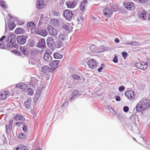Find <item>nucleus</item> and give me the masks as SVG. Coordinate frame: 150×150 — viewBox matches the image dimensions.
I'll use <instances>...</instances> for the list:
<instances>
[{
  "instance_id": "obj_44",
  "label": "nucleus",
  "mask_w": 150,
  "mask_h": 150,
  "mask_svg": "<svg viewBox=\"0 0 150 150\" xmlns=\"http://www.w3.org/2000/svg\"><path fill=\"white\" fill-rule=\"evenodd\" d=\"M50 34L53 36L56 35L57 33V32L55 30L53 29L51 31H50Z\"/></svg>"
},
{
  "instance_id": "obj_54",
  "label": "nucleus",
  "mask_w": 150,
  "mask_h": 150,
  "mask_svg": "<svg viewBox=\"0 0 150 150\" xmlns=\"http://www.w3.org/2000/svg\"><path fill=\"white\" fill-rule=\"evenodd\" d=\"M125 88L124 86H121L119 87L118 90L120 91L121 92L122 91H124L125 90Z\"/></svg>"
},
{
  "instance_id": "obj_32",
  "label": "nucleus",
  "mask_w": 150,
  "mask_h": 150,
  "mask_svg": "<svg viewBox=\"0 0 150 150\" xmlns=\"http://www.w3.org/2000/svg\"><path fill=\"white\" fill-rule=\"evenodd\" d=\"M53 57L55 59H62L63 57V55L59 54L58 52H55L54 53Z\"/></svg>"
},
{
  "instance_id": "obj_33",
  "label": "nucleus",
  "mask_w": 150,
  "mask_h": 150,
  "mask_svg": "<svg viewBox=\"0 0 150 150\" xmlns=\"http://www.w3.org/2000/svg\"><path fill=\"white\" fill-rule=\"evenodd\" d=\"M0 6L3 9H6L8 8L6 2L3 0H0Z\"/></svg>"
},
{
  "instance_id": "obj_29",
  "label": "nucleus",
  "mask_w": 150,
  "mask_h": 150,
  "mask_svg": "<svg viewBox=\"0 0 150 150\" xmlns=\"http://www.w3.org/2000/svg\"><path fill=\"white\" fill-rule=\"evenodd\" d=\"M14 150H27V148L25 146L22 145H19L18 146L14 148Z\"/></svg>"
},
{
  "instance_id": "obj_6",
  "label": "nucleus",
  "mask_w": 150,
  "mask_h": 150,
  "mask_svg": "<svg viewBox=\"0 0 150 150\" xmlns=\"http://www.w3.org/2000/svg\"><path fill=\"white\" fill-rule=\"evenodd\" d=\"M55 70V68H51L47 66H45L42 67V70L43 73L47 74L49 72H53Z\"/></svg>"
},
{
  "instance_id": "obj_45",
  "label": "nucleus",
  "mask_w": 150,
  "mask_h": 150,
  "mask_svg": "<svg viewBox=\"0 0 150 150\" xmlns=\"http://www.w3.org/2000/svg\"><path fill=\"white\" fill-rule=\"evenodd\" d=\"M121 54L124 59H125L128 55V53L124 51L121 53Z\"/></svg>"
},
{
  "instance_id": "obj_46",
  "label": "nucleus",
  "mask_w": 150,
  "mask_h": 150,
  "mask_svg": "<svg viewBox=\"0 0 150 150\" xmlns=\"http://www.w3.org/2000/svg\"><path fill=\"white\" fill-rule=\"evenodd\" d=\"M72 77L75 80H79L80 79V76H78L77 74H72Z\"/></svg>"
},
{
  "instance_id": "obj_34",
  "label": "nucleus",
  "mask_w": 150,
  "mask_h": 150,
  "mask_svg": "<svg viewBox=\"0 0 150 150\" xmlns=\"http://www.w3.org/2000/svg\"><path fill=\"white\" fill-rule=\"evenodd\" d=\"M6 132L7 134H8L9 132L12 130V125H6Z\"/></svg>"
},
{
  "instance_id": "obj_39",
  "label": "nucleus",
  "mask_w": 150,
  "mask_h": 150,
  "mask_svg": "<svg viewBox=\"0 0 150 150\" xmlns=\"http://www.w3.org/2000/svg\"><path fill=\"white\" fill-rule=\"evenodd\" d=\"M106 48L104 45H102L99 47L98 48V51H99V52H100L105 50Z\"/></svg>"
},
{
  "instance_id": "obj_40",
  "label": "nucleus",
  "mask_w": 150,
  "mask_h": 150,
  "mask_svg": "<svg viewBox=\"0 0 150 150\" xmlns=\"http://www.w3.org/2000/svg\"><path fill=\"white\" fill-rule=\"evenodd\" d=\"M4 95L3 92H0V99L2 100L6 99V96Z\"/></svg>"
},
{
  "instance_id": "obj_36",
  "label": "nucleus",
  "mask_w": 150,
  "mask_h": 150,
  "mask_svg": "<svg viewBox=\"0 0 150 150\" xmlns=\"http://www.w3.org/2000/svg\"><path fill=\"white\" fill-rule=\"evenodd\" d=\"M142 62H137L135 64V67L138 69L141 70L142 67Z\"/></svg>"
},
{
  "instance_id": "obj_56",
  "label": "nucleus",
  "mask_w": 150,
  "mask_h": 150,
  "mask_svg": "<svg viewBox=\"0 0 150 150\" xmlns=\"http://www.w3.org/2000/svg\"><path fill=\"white\" fill-rule=\"evenodd\" d=\"M14 44L10 43H8L6 45V47H12L13 46H14Z\"/></svg>"
},
{
  "instance_id": "obj_7",
  "label": "nucleus",
  "mask_w": 150,
  "mask_h": 150,
  "mask_svg": "<svg viewBox=\"0 0 150 150\" xmlns=\"http://www.w3.org/2000/svg\"><path fill=\"white\" fill-rule=\"evenodd\" d=\"M103 14L107 17L109 18L111 17L112 14V11L109 8H105L103 10Z\"/></svg>"
},
{
  "instance_id": "obj_38",
  "label": "nucleus",
  "mask_w": 150,
  "mask_h": 150,
  "mask_svg": "<svg viewBox=\"0 0 150 150\" xmlns=\"http://www.w3.org/2000/svg\"><path fill=\"white\" fill-rule=\"evenodd\" d=\"M37 52L36 50H31L30 54L33 57H36V54H37Z\"/></svg>"
},
{
  "instance_id": "obj_53",
  "label": "nucleus",
  "mask_w": 150,
  "mask_h": 150,
  "mask_svg": "<svg viewBox=\"0 0 150 150\" xmlns=\"http://www.w3.org/2000/svg\"><path fill=\"white\" fill-rule=\"evenodd\" d=\"M68 102L67 101H65L62 104V108H63L66 106H67L68 105Z\"/></svg>"
},
{
  "instance_id": "obj_35",
  "label": "nucleus",
  "mask_w": 150,
  "mask_h": 150,
  "mask_svg": "<svg viewBox=\"0 0 150 150\" xmlns=\"http://www.w3.org/2000/svg\"><path fill=\"white\" fill-rule=\"evenodd\" d=\"M27 93L28 95L32 96L33 94V90L30 88H28L27 89Z\"/></svg>"
},
{
  "instance_id": "obj_50",
  "label": "nucleus",
  "mask_w": 150,
  "mask_h": 150,
  "mask_svg": "<svg viewBox=\"0 0 150 150\" xmlns=\"http://www.w3.org/2000/svg\"><path fill=\"white\" fill-rule=\"evenodd\" d=\"M22 129L25 132H28V127L27 125H23L22 127Z\"/></svg>"
},
{
  "instance_id": "obj_49",
  "label": "nucleus",
  "mask_w": 150,
  "mask_h": 150,
  "mask_svg": "<svg viewBox=\"0 0 150 150\" xmlns=\"http://www.w3.org/2000/svg\"><path fill=\"white\" fill-rule=\"evenodd\" d=\"M35 25V23L32 22H29L27 23V26L28 28H30L32 26H33Z\"/></svg>"
},
{
  "instance_id": "obj_31",
  "label": "nucleus",
  "mask_w": 150,
  "mask_h": 150,
  "mask_svg": "<svg viewBox=\"0 0 150 150\" xmlns=\"http://www.w3.org/2000/svg\"><path fill=\"white\" fill-rule=\"evenodd\" d=\"M25 85L23 83H20L16 84V87L21 89L22 91H24L25 89Z\"/></svg>"
},
{
  "instance_id": "obj_18",
  "label": "nucleus",
  "mask_w": 150,
  "mask_h": 150,
  "mask_svg": "<svg viewBox=\"0 0 150 150\" xmlns=\"http://www.w3.org/2000/svg\"><path fill=\"white\" fill-rule=\"evenodd\" d=\"M43 58L44 60L47 62H50L52 60V57L50 54L47 52H45L44 53Z\"/></svg>"
},
{
  "instance_id": "obj_55",
  "label": "nucleus",
  "mask_w": 150,
  "mask_h": 150,
  "mask_svg": "<svg viewBox=\"0 0 150 150\" xmlns=\"http://www.w3.org/2000/svg\"><path fill=\"white\" fill-rule=\"evenodd\" d=\"M118 58L117 56L115 55L113 59V61L115 63H117L118 62Z\"/></svg>"
},
{
  "instance_id": "obj_62",
  "label": "nucleus",
  "mask_w": 150,
  "mask_h": 150,
  "mask_svg": "<svg viewBox=\"0 0 150 150\" xmlns=\"http://www.w3.org/2000/svg\"><path fill=\"white\" fill-rule=\"evenodd\" d=\"M3 92L5 95H4L6 96V98L7 96H8V94L9 93L7 91H5Z\"/></svg>"
},
{
  "instance_id": "obj_12",
  "label": "nucleus",
  "mask_w": 150,
  "mask_h": 150,
  "mask_svg": "<svg viewBox=\"0 0 150 150\" xmlns=\"http://www.w3.org/2000/svg\"><path fill=\"white\" fill-rule=\"evenodd\" d=\"M123 5L125 8L130 10H132L135 6L134 3L131 2H124L123 3Z\"/></svg>"
},
{
  "instance_id": "obj_13",
  "label": "nucleus",
  "mask_w": 150,
  "mask_h": 150,
  "mask_svg": "<svg viewBox=\"0 0 150 150\" xmlns=\"http://www.w3.org/2000/svg\"><path fill=\"white\" fill-rule=\"evenodd\" d=\"M40 58L37 57H32L30 58L29 63V64L32 65H35L36 64H38L40 62Z\"/></svg>"
},
{
  "instance_id": "obj_10",
  "label": "nucleus",
  "mask_w": 150,
  "mask_h": 150,
  "mask_svg": "<svg viewBox=\"0 0 150 150\" xmlns=\"http://www.w3.org/2000/svg\"><path fill=\"white\" fill-rule=\"evenodd\" d=\"M89 67L91 69H94L97 66V63L96 60L94 59H90L87 62Z\"/></svg>"
},
{
  "instance_id": "obj_63",
  "label": "nucleus",
  "mask_w": 150,
  "mask_h": 150,
  "mask_svg": "<svg viewBox=\"0 0 150 150\" xmlns=\"http://www.w3.org/2000/svg\"><path fill=\"white\" fill-rule=\"evenodd\" d=\"M6 38V36L5 35H3L2 36L1 38H0V42L4 40Z\"/></svg>"
},
{
  "instance_id": "obj_30",
  "label": "nucleus",
  "mask_w": 150,
  "mask_h": 150,
  "mask_svg": "<svg viewBox=\"0 0 150 150\" xmlns=\"http://www.w3.org/2000/svg\"><path fill=\"white\" fill-rule=\"evenodd\" d=\"M57 38L63 42L66 40V36L64 34H60L59 35L58 38Z\"/></svg>"
},
{
  "instance_id": "obj_42",
  "label": "nucleus",
  "mask_w": 150,
  "mask_h": 150,
  "mask_svg": "<svg viewBox=\"0 0 150 150\" xmlns=\"http://www.w3.org/2000/svg\"><path fill=\"white\" fill-rule=\"evenodd\" d=\"M8 16H9L10 18L12 19H14V21H18V18L17 17H16V16H12L10 13H8Z\"/></svg>"
},
{
  "instance_id": "obj_43",
  "label": "nucleus",
  "mask_w": 150,
  "mask_h": 150,
  "mask_svg": "<svg viewBox=\"0 0 150 150\" xmlns=\"http://www.w3.org/2000/svg\"><path fill=\"white\" fill-rule=\"evenodd\" d=\"M134 117L135 115H132L130 117L131 122L132 123H134L135 122V119Z\"/></svg>"
},
{
  "instance_id": "obj_61",
  "label": "nucleus",
  "mask_w": 150,
  "mask_h": 150,
  "mask_svg": "<svg viewBox=\"0 0 150 150\" xmlns=\"http://www.w3.org/2000/svg\"><path fill=\"white\" fill-rule=\"evenodd\" d=\"M5 23H5V33H6L7 32H8V28H7V25H6V19L5 18Z\"/></svg>"
},
{
  "instance_id": "obj_16",
  "label": "nucleus",
  "mask_w": 150,
  "mask_h": 150,
  "mask_svg": "<svg viewBox=\"0 0 150 150\" xmlns=\"http://www.w3.org/2000/svg\"><path fill=\"white\" fill-rule=\"evenodd\" d=\"M37 34L40 35L43 37H45L47 35V32L45 30L38 29L36 30Z\"/></svg>"
},
{
  "instance_id": "obj_17",
  "label": "nucleus",
  "mask_w": 150,
  "mask_h": 150,
  "mask_svg": "<svg viewBox=\"0 0 150 150\" xmlns=\"http://www.w3.org/2000/svg\"><path fill=\"white\" fill-rule=\"evenodd\" d=\"M46 43L45 39L44 38H41L40 39L38 43V46L40 48H43L45 47Z\"/></svg>"
},
{
  "instance_id": "obj_19",
  "label": "nucleus",
  "mask_w": 150,
  "mask_h": 150,
  "mask_svg": "<svg viewBox=\"0 0 150 150\" xmlns=\"http://www.w3.org/2000/svg\"><path fill=\"white\" fill-rule=\"evenodd\" d=\"M8 25L9 30H13L16 26V25L13 22H11L10 19H8Z\"/></svg>"
},
{
  "instance_id": "obj_2",
  "label": "nucleus",
  "mask_w": 150,
  "mask_h": 150,
  "mask_svg": "<svg viewBox=\"0 0 150 150\" xmlns=\"http://www.w3.org/2000/svg\"><path fill=\"white\" fill-rule=\"evenodd\" d=\"M28 36L23 35L17 36L16 40L17 43L20 45H23L26 43Z\"/></svg>"
},
{
  "instance_id": "obj_59",
  "label": "nucleus",
  "mask_w": 150,
  "mask_h": 150,
  "mask_svg": "<svg viewBox=\"0 0 150 150\" xmlns=\"http://www.w3.org/2000/svg\"><path fill=\"white\" fill-rule=\"evenodd\" d=\"M5 45L2 42H0V49H3L5 48Z\"/></svg>"
},
{
  "instance_id": "obj_52",
  "label": "nucleus",
  "mask_w": 150,
  "mask_h": 150,
  "mask_svg": "<svg viewBox=\"0 0 150 150\" xmlns=\"http://www.w3.org/2000/svg\"><path fill=\"white\" fill-rule=\"evenodd\" d=\"M123 110L125 112H127L129 110V108L127 106H125L123 108Z\"/></svg>"
},
{
  "instance_id": "obj_64",
  "label": "nucleus",
  "mask_w": 150,
  "mask_h": 150,
  "mask_svg": "<svg viewBox=\"0 0 150 150\" xmlns=\"http://www.w3.org/2000/svg\"><path fill=\"white\" fill-rule=\"evenodd\" d=\"M108 108H109L110 109V108L112 110V111H113L114 112V113L115 114H116V112L114 110V109H113V108H112V107H111L110 106H108Z\"/></svg>"
},
{
  "instance_id": "obj_48",
  "label": "nucleus",
  "mask_w": 150,
  "mask_h": 150,
  "mask_svg": "<svg viewBox=\"0 0 150 150\" xmlns=\"http://www.w3.org/2000/svg\"><path fill=\"white\" fill-rule=\"evenodd\" d=\"M105 67V64H101V66L98 69V71L99 72H101L103 69Z\"/></svg>"
},
{
  "instance_id": "obj_11",
  "label": "nucleus",
  "mask_w": 150,
  "mask_h": 150,
  "mask_svg": "<svg viewBox=\"0 0 150 150\" xmlns=\"http://www.w3.org/2000/svg\"><path fill=\"white\" fill-rule=\"evenodd\" d=\"M16 40L15 35H11L8 36L5 40L7 43L14 44L16 42Z\"/></svg>"
},
{
  "instance_id": "obj_22",
  "label": "nucleus",
  "mask_w": 150,
  "mask_h": 150,
  "mask_svg": "<svg viewBox=\"0 0 150 150\" xmlns=\"http://www.w3.org/2000/svg\"><path fill=\"white\" fill-rule=\"evenodd\" d=\"M88 3V1L86 0H83L81 2L80 5V8L81 10L84 12L85 10V6L86 4Z\"/></svg>"
},
{
  "instance_id": "obj_15",
  "label": "nucleus",
  "mask_w": 150,
  "mask_h": 150,
  "mask_svg": "<svg viewBox=\"0 0 150 150\" xmlns=\"http://www.w3.org/2000/svg\"><path fill=\"white\" fill-rule=\"evenodd\" d=\"M80 93L78 90H74L72 92L71 97L70 98L69 100L72 101L75 100L77 96L80 95Z\"/></svg>"
},
{
  "instance_id": "obj_5",
  "label": "nucleus",
  "mask_w": 150,
  "mask_h": 150,
  "mask_svg": "<svg viewBox=\"0 0 150 150\" xmlns=\"http://www.w3.org/2000/svg\"><path fill=\"white\" fill-rule=\"evenodd\" d=\"M32 101L31 99L28 98L26 99L24 102V106L25 110H27L31 108Z\"/></svg>"
},
{
  "instance_id": "obj_23",
  "label": "nucleus",
  "mask_w": 150,
  "mask_h": 150,
  "mask_svg": "<svg viewBox=\"0 0 150 150\" xmlns=\"http://www.w3.org/2000/svg\"><path fill=\"white\" fill-rule=\"evenodd\" d=\"M147 12L145 9H143L142 10L139 12V16L140 18L144 19H146Z\"/></svg>"
},
{
  "instance_id": "obj_28",
  "label": "nucleus",
  "mask_w": 150,
  "mask_h": 150,
  "mask_svg": "<svg viewBox=\"0 0 150 150\" xmlns=\"http://www.w3.org/2000/svg\"><path fill=\"white\" fill-rule=\"evenodd\" d=\"M34 45L35 42L32 39H29L28 40L27 44V47H33L34 46Z\"/></svg>"
},
{
  "instance_id": "obj_51",
  "label": "nucleus",
  "mask_w": 150,
  "mask_h": 150,
  "mask_svg": "<svg viewBox=\"0 0 150 150\" xmlns=\"http://www.w3.org/2000/svg\"><path fill=\"white\" fill-rule=\"evenodd\" d=\"M11 52L13 53L17 54L18 56L21 54L17 50H13L11 51Z\"/></svg>"
},
{
  "instance_id": "obj_41",
  "label": "nucleus",
  "mask_w": 150,
  "mask_h": 150,
  "mask_svg": "<svg viewBox=\"0 0 150 150\" xmlns=\"http://www.w3.org/2000/svg\"><path fill=\"white\" fill-rule=\"evenodd\" d=\"M142 67L141 70H144L147 68L148 67V64H147L146 62L145 63L144 62H142Z\"/></svg>"
},
{
  "instance_id": "obj_24",
  "label": "nucleus",
  "mask_w": 150,
  "mask_h": 150,
  "mask_svg": "<svg viewBox=\"0 0 150 150\" xmlns=\"http://www.w3.org/2000/svg\"><path fill=\"white\" fill-rule=\"evenodd\" d=\"M59 63V60H54L50 63V65L52 68H56L58 66Z\"/></svg>"
},
{
  "instance_id": "obj_20",
  "label": "nucleus",
  "mask_w": 150,
  "mask_h": 150,
  "mask_svg": "<svg viewBox=\"0 0 150 150\" xmlns=\"http://www.w3.org/2000/svg\"><path fill=\"white\" fill-rule=\"evenodd\" d=\"M44 3L43 0H38L36 5L37 8L41 9L43 8L44 6Z\"/></svg>"
},
{
  "instance_id": "obj_27",
  "label": "nucleus",
  "mask_w": 150,
  "mask_h": 150,
  "mask_svg": "<svg viewBox=\"0 0 150 150\" xmlns=\"http://www.w3.org/2000/svg\"><path fill=\"white\" fill-rule=\"evenodd\" d=\"M69 24H64L62 25V30H65V32H69Z\"/></svg>"
},
{
  "instance_id": "obj_47",
  "label": "nucleus",
  "mask_w": 150,
  "mask_h": 150,
  "mask_svg": "<svg viewBox=\"0 0 150 150\" xmlns=\"http://www.w3.org/2000/svg\"><path fill=\"white\" fill-rule=\"evenodd\" d=\"M24 134L22 132H19L18 134V138L21 139L24 138Z\"/></svg>"
},
{
  "instance_id": "obj_25",
  "label": "nucleus",
  "mask_w": 150,
  "mask_h": 150,
  "mask_svg": "<svg viewBox=\"0 0 150 150\" xmlns=\"http://www.w3.org/2000/svg\"><path fill=\"white\" fill-rule=\"evenodd\" d=\"M25 32L24 29L20 28H16L15 31V33L17 34H23L25 33Z\"/></svg>"
},
{
  "instance_id": "obj_21",
  "label": "nucleus",
  "mask_w": 150,
  "mask_h": 150,
  "mask_svg": "<svg viewBox=\"0 0 150 150\" xmlns=\"http://www.w3.org/2000/svg\"><path fill=\"white\" fill-rule=\"evenodd\" d=\"M87 50L89 49L91 51L93 52L98 53L99 51H98V47H96L95 45H93L89 47H88Z\"/></svg>"
},
{
  "instance_id": "obj_9",
  "label": "nucleus",
  "mask_w": 150,
  "mask_h": 150,
  "mask_svg": "<svg viewBox=\"0 0 150 150\" xmlns=\"http://www.w3.org/2000/svg\"><path fill=\"white\" fill-rule=\"evenodd\" d=\"M54 39L52 37H48L47 39V43L48 47L52 50H54L53 44H54Z\"/></svg>"
},
{
  "instance_id": "obj_8",
  "label": "nucleus",
  "mask_w": 150,
  "mask_h": 150,
  "mask_svg": "<svg viewBox=\"0 0 150 150\" xmlns=\"http://www.w3.org/2000/svg\"><path fill=\"white\" fill-rule=\"evenodd\" d=\"M67 8H74L77 5L76 2L75 1H68L65 3Z\"/></svg>"
},
{
  "instance_id": "obj_1",
  "label": "nucleus",
  "mask_w": 150,
  "mask_h": 150,
  "mask_svg": "<svg viewBox=\"0 0 150 150\" xmlns=\"http://www.w3.org/2000/svg\"><path fill=\"white\" fill-rule=\"evenodd\" d=\"M150 106V100H142L137 105L136 107L137 112H140L144 110Z\"/></svg>"
},
{
  "instance_id": "obj_57",
  "label": "nucleus",
  "mask_w": 150,
  "mask_h": 150,
  "mask_svg": "<svg viewBox=\"0 0 150 150\" xmlns=\"http://www.w3.org/2000/svg\"><path fill=\"white\" fill-rule=\"evenodd\" d=\"M115 100L117 101H120V97L118 95H117L115 96Z\"/></svg>"
},
{
  "instance_id": "obj_4",
  "label": "nucleus",
  "mask_w": 150,
  "mask_h": 150,
  "mask_svg": "<svg viewBox=\"0 0 150 150\" xmlns=\"http://www.w3.org/2000/svg\"><path fill=\"white\" fill-rule=\"evenodd\" d=\"M125 95L127 99L129 100H133L134 98V92L132 90H130L126 91L125 92Z\"/></svg>"
},
{
  "instance_id": "obj_3",
  "label": "nucleus",
  "mask_w": 150,
  "mask_h": 150,
  "mask_svg": "<svg viewBox=\"0 0 150 150\" xmlns=\"http://www.w3.org/2000/svg\"><path fill=\"white\" fill-rule=\"evenodd\" d=\"M73 15V13L71 10L69 9L64 10L63 13V16L67 20H69Z\"/></svg>"
},
{
  "instance_id": "obj_37",
  "label": "nucleus",
  "mask_w": 150,
  "mask_h": 150,
  "mask_svg": "<svg viewBox=\"0 0 150 150\" xmlns=\"http://www.w3.org/2000/svg\"><path fill=\"white\" fill-rule=\"evenodd\" d=\"M20 52H22L24 55H26L28 54L27 52L26 51L25 48L23 47H20Z\"/></svg>"
},
{
  "instance_id": "obj_58",
  "label": "nucleus",
  "mask_w": 150,
  "mask_h": 150,
  "mask_svg": "<svg viewBox=\"0 0 150 150\" xmlns=\"http://www.w3.org/2000/svg\"><path fill=\"white\" fill-rule=\"evenodd\" d=\"M139 2L142 4H144L148 1V0H139Z\"/></svg>"
},
{
  "instance_id": "obj_60",
  "label": "nucleus",
  "mask_w": 150,
  "mask_h": 150,
  "mask_svg": "<svg viewBox=\"0 0 150 150\" xmlns=\"http://www.w3.org/2000/svg\"><path fill=\"white\" fill-rule=\"evenodd\" d=\"M53 15L54 16H58L60 14L59 13V12H57L56 11H54L53 12Z\"/></svg>"
},
{
  "instance_id": "obj_26",
  "label": "nucleus",
  "mask_w": 150,
  "mask_h": 150,
  "mask_svg": "<svg viewBox=\"0 0 150 150\" xmlns=\"http://www.w3.org/2000/svg\"><path fill=\"white\" fill-rule=\"evenodd\" d=\"M14 119L16 121L21 120L23 121L25 120V118L22 115L20 114H17L13 117Z\"/></svg>"
},
{
  "instance_id": "obj_14",
  "label": "nucleus",
  "mask_w": 150,
  "mask_h": 150,
  "mask_svg": "<svg viewBox=\"0 0 150 150\" xmlns=\"http://www.w3.org/2000/svg\"><path fill=\"white\" fill-rule=\"evenodd\" d=\"M54 44H53L54 50L56 48L61 47L63 42L57 38L54 39Z\"/></svg>"
}]
</instances>
